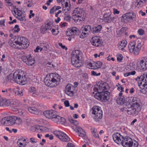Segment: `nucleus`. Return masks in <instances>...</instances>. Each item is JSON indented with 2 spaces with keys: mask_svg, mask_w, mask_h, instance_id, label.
Listing matches in <instances>:
<instances>
[{
  "mask_svg": "<svg viewBox=\"0 0 147 147\" xmlns=\"http://www.w3.org/2000/svg\"><path fill=\"white\" fill-rule=\"evenodd\" d=\"M61 81V77L59 74H47L45 78V85L51 88L58 85Z\"/></svg>",
  "mask_w": 147,
  "mask_h": 147,
  "instance_id": "obj_1",
  "label": "nucleus"
},
{
  "mask_svg": "<svg viewBox=\"0 0 147 147\" xmlns=\"http://www.w3.org/2000/svg\"><path fill=\"white\" fill-rule=\"evenodd\" d=\"M28 79L26 74L22 76L20 74H9L7 78V80L11 82L13 81L21 85L26 84Z\"/></svg>",
  "mask_w": 147,
  "mask_h": 147,
  "instance_id": "obj_2",
  "label": "nucleus"
},
{
  "mask_svg": "<svg viewBox=\"0 0 147 147\" xmlns=\"http://www.w3.org/2000/svg\"><path fill=\"white\" fill-rule=\"evenodd\" d=\"M71 61L72 64L75 67H78L83 64L82 54L79 50H76L72 53Z\"/></svg>",
  "mask_w": 147,
  "mask_h": 147,
  "instance_id": "obj_3",
  "label": "nucleus"
},
{
  "mask_svg": "<svg viewBox=\"0 0 147 147\" xmlns=\"http://www.w3.org/2000/svg\"><path fill=\"white\" fill-rule=\"evenodd\" d=\"M121 110L123 112L126 111L128 114L136 116L140 111L141 108L138 104H135L130 105L129 107L126 106Z\"/></svg>",
  "mask_w": 147,
  "mask_h": 147,
  "instance_id": "obj_4",
  "label": "nucleus"
},
{
  "mask_svg": "<svg viewBox=\"0 0 147 147\" xmlns=\"http://www.w3.org/2000/svg\"><path fill=\"white\" fill-rule=\"evenodd\" d=\"M136 80L138 81V85L141 88L140 92L144 94H147V79L144 76L138 77Z\"/></svg>",
  "mask_w": 147,
  "mask_h": 147,
  "instance_id": "obj_5",
  "label": "nucleus"
},
{
  "mask_svg": "<svg viewBox=\"0 0 147 147\" xmlns=\"http://www.w3.org/2000/svg\"><path fill=\"white\" fill-rule=\"evenodd\" d=\"M82 13V9L81 10L80 8L78 7L76 8L73 11L72 18L75 22H79L84 20L83 14Z\"/></svg>",
  "mask_w": 147,
  "mask_h": 147,
  "instance_id": "obj_6",
  "label": "nucleus"
},
{
  "mask_svg": "<svg viewBox=\"0 0 147 147\" xmlns=\"http://www.w3.org/2000/svg\"><path fill=\"white\" fill-rule=\"evenodd\" d=\"M92 113L94 115L93 118L95 120L97 121L102 119V111L100 107L97 106H94L91 109Z\"/></svg>",
  "mask_w": 147,
  "mask_h": 147,
  "instance_id": "obj_7",
  "label": "nucleus"
},
{
  "mask_svg": "<svg viewBox=\"0 0 147 147\" xmlns=\"http://www.w3.org/2000/svg\"><path fill=\"white\" fill-rule=\"evenodd\" d=\"M109 89V86L106 83L101 81L96 83L93 90L95 92H99L108 91Z\"/></svg>",
  "mask_w": 147,
  "mask_h": 147,
  "instance_id": "obj_8",
  "label": "nucleus"
},
{
  "mask_svg": "<svg viewBox=\"0 0 147 147\" xmlns=\"http://www.w3.org/2000/svg\"><path fill=\"white\" fill-rule=\"evenodd\" d=\"M110 93L108 91L97 92L94 95V97L97 99L106 102L110 98Z\"/></svg>",
  "mask_w": 147,
  "mask_h": 147,
  "instance_id": "obj_9",
  "label": "nucleus"
},
{
  "mask_svg": "<svg viewBox=\"0 0 147 147\" xmlns=\"http://www.w3.org/2000/svg\"><path fill=\"white\" fill-rule=\"evenodd\" d=\"M14 45H18L19 46L18 47L22 48L23 49H26L29 46V43L28 39L24 37H20L18 38V40L13 42Z\"/></svg>",
  "mask_w": 147,
  "mask_h": 147,
  "instance_id": "obj_10",
  "label": "nucleus"
},
{
  "mask_svg": "<svg viewBox=\"0 0 147 147\" xmlns=\"http://www.w3.org/2000/svg\"><path fill=\"white\" fill-rule=\"evenodd\" d=\"M15 121V116H8L3 118L1 120V123L5 125H14Z\"/></svg>",
  "mask_w": 147,
  "mask_h": 147,
  "instance_id": "obj_11",
  "label": "nucleus"
},
{
  "mask_svg": "<svg viewBox=\"0 0 147 147\" xmlns=\"http://www.w3.org/2000/svg\"><path fill=\"white\" fill-rule=\"evenodd\" d=\"M53 134L63 142H68L69 141V138L65 134L59 131H55Z\"/></svg>",
  "mask_w": 147,
  "mask_h": 147,
  "instance_id": "obj_12",
  "label": "nucleus"
},
{
  "mask_svg": "<svg viewBox=\"0 0 147 147\" xmlns=\"http://www.w3.org/2000/svg\"><path fill=\"white\" fill-rule=\"evenodd\" d=\"M21 59L24 63L29 66L33 65L35 63L34 58L32 57L31 55H29V57L23 55Z\"/></svg>",
  "mask_w": 147,
  "mask_h": 147,
  "instance_id": "obj_13",
  "label": "nucleus"
},
{
  "mask_svg": "<svg viewBox=\"0 0 147 147\" xmlns=\"http://www.w3.org/2000/svg\"><path fill=\"white\" fill-rule=\"evenodd\" d=\"M74 88L73 86L70 84H68L65 87V92L68 96H72L74 94Z\"/></svg>",
  "mask_w": 147,
  "mask_h": 147,
  "instance_id": "obj_14",
  "label": "nucleus"
},
{
  "mask_svg": "<svg viewBox=\"0 0 147 147\" xmlns=\"http://www.w3.org/2000/svg\"><path fill=\"white\" fill-rule=\"evenodd\" d=\"M135 43L134 42H130L128 45V48L129 52L133 53L135 55H138L140 50L135 47Z\"/></svg>",
  "mask_w": 147,
  "mask_h": 147,
  "instance_id": "obj_15",
  "label": "nucleus"
},
{
  "mask_svg": "<svg viewBox=\"0 0 147 147\" xmlns=\"http://www.w3.org/2000/svg\"><path fill=\"white\" fill-rule=\"evenodd\" d=\"M113 138L114 141L118 144H121L124 138L120 134L118 133H115L113 135Z\"/></svg>",
  "mask_w": 147,
  "mask_h": 147,
  "instance_id": "obj_16",
  "label": "nucleus"
},
{
  "mask_svg": "<svg viewBox=\"0 0 147 147\" xmlns=\"http://www.w3.org/2000/svg\"><path fill=\"white\" fill-rule=\"evenodd\" d=\"M122 18L123 19L129 21V20H131L133 21H136V15L133 12H129L124 14Z\"/></svg>",
  "mask_w": 147,
  "mask_h": 147,
  "instance_id": "obj_17",
  "label": "nucleus"
},
{
  "mask_svg": "<svg viewBox=\"0 0 147 147\" xmlns=\"http://www.w3.org/2000/svg\"><path fill=\"white\" fill-rule=\"evenodd\" d=\"M137 63L139 65L140 69L144 70L147 69V59L139 60L137 62Z\"/></svg>",
  "mask_w": 147,
  "mask_h": 147,
  "instance_id": "obj_18",
  "label": "nucleus"
},
{
  "mask_svg": "<svg viewBox=\"0 0 147 147\" xmlns=\"http://www.w3.org/2000/svg\"><path fill=\"white\" fill-rule=\"evenodd\" d=\"M43 113L47 118L52 119L54 116H55L57 112L55 110H51L45 111Z\"/></svg>",
  "mask_w": 147,
  "mask_h": 147,
  "instance_id": "obj_19",
  "label": "nucleus"
},
{
  "mask_svg": "<svg viewBox=\"0 0 147 147\" xmlns=\"http://www.w3.org/2000/svg\"><path fill=\"white\" fill-rule=\"evenodd\" d=\"M91 42L93 45L96 47L101 46L102 45L101 40L97 36L93 37L91 40Z\"/></svg>",
  "mask_w": 147,
  "mask_h": 147,
  "instance_id": "obj_20",
  "label": "nucleus"
},
{
  "mask_svg": "<svg viewBox=\"0 0 147 147\" xmlns=\"http://www.w3.org/2000/svg\"><path fill=\"white\" fill-rule=\"evenodd\" d=\"M52 120L54 122L57 124H63L66 122L65 119L64 118L57 115V114H56L55 116L53 118Z\"/></svg>",
  "mask_w": 147,
  "mask_h": 147,
  "instance_id": "obj_21",
  "label": "nucleus"
},
{
  "mask_svg": "<svg viewBox=\"0 0 147 147\" xmlns=\"http://www.w3.org/2000/svg\"><path fill=\"white\" fill-rule=\"evenodd\" d=\"M28 143L25 138L22 137L19 138L17 141V144L19 147H26Z\"/></svg>",
  "mask_w": 147,
  "mask_h": 147,
  "instance_id": "obj_22",
  "label": "nucleus"
},
{
  "mask_svg": "<svg viewBox=\"0 0 147 147\" xmlns=\"http://www.w3.org/2000/svg\"><path fill=\"white\" fill-rule=\"evenodd\" d=\"M132 141V139L129 137H125L124 138L123 143H122V145L124 147H130Z\"/></svg>",
  "mask_w": 147,
  "mask_h": 147,
  "instance_id": "obj_23",
  "label": "nucleus"
},
{
  "mask_svg": "<svg viewBox=\"0 0 147 147\" xmlns=\"http://www.w3.org/2000/svg\"><path fill=\"white\" fill-rule=\"evenodd\" d=\"M75 130L77 132L79 136L83 137L86 135L85 131L80 127H77L75 129Z\"/></svg>",
  "mask_w": 147,
  "mask_h": 147,
  "instance_id": "obj_24",
  "label": "nucleus"
},
{
  "mask_svg": "<svg viewBox=\"0 0 147 147\" xmlns=\"http://www.w3.org/2000/svg\"><path fill=\"white\" fill-rule=\"evenodd\" d=\"M29 92L34 97H37L38 95V92H37L36 88L34 87H31L29 89Z\"/></svg>",
  "mask_w": 147,
  "mask_h": 147,
  "instance_id": "obj_25",
  "label": "nucleus"
},
{
  "mask_svg": "<svg viewBox=\"0 0 147 147\" xmlns=\"http://www.w3.org/2000/svg\"><path fill=\"white\" fill-rule=\"evenodd\" d=\"M111 13L109 12L104 15V20L105 22L107 23H109L112 20V18L111 17Z\"/></svg>",
  "mask_w": 147,
  "mask_h": 147,
  "instance_id": "obj_26",
  "label": "nucleus"
},
{
  "mask_svg": "<svg viewBox=\"0 0 147 147\" xmlns=\"http://www.w3.org/2000/svg\"><path fill=\"white\" fill-rule=\"evenodd\" d=\"M91 131L93 136L96 138H99V136L98 134V132L97 129L95 128L94 127H91L90 128Z\"/></svg>",
  "mask_w": 147,
  "mask_h": 147,
  "instance_id": "obj_27",
  "label": "nucleus"
},
{
  "mask_svg": "<svg viewBox=\"0 0 147 147\" xmlns=\"http://www.w3.org/2000/svg\"><path fill=\"white\" fill-rule=\"evenodd\" d=\"M125 101V98L123 96L118 97L117 99V103L120 105H123Z\"/></svg>",
  "mask_w": 147,
  "mask_h": 147,
  "instance_id": "obj_28",
  "label": "nucleus"
},
{
  "mask_svg": "<svg viewBox=\"0 0 147 147\" xmlns=\"http://www.w3.org/2000/svg\"><path fill=\"white\" fill-rule=\"evenodd\" d=\"M17 90H15V94L16 96H22L23 95V91L22 89L20 90L19 87H16Z\"/></svg>",
  "mask_w": 147,
  "mask_h": 147,
  "instance_id": "obj_29",
  "label": "nucleus"
},
{
  "mask_svg": "<svg viewBox=\"0 0 147 147\" xmlns=\"http://www.w3.org/2000/svg\"><path fill=\"white\" fill-rule=\"evenodd\" d=\"M15 119L14 125H20L22 124V120L20 117L15 116Z\"/></svg>",
  "mask_w": 147,
  "mask_h": 147,
  "instance_id": "obj_30",
  "label": "nucleus"
},
{
  "mask_svg": "<svg viewBox=\"0 0 147 147\" xmlns=\"http://www.w3.org/2000/svg\"><path fill=\"white\" fill-rule=\"evenodd\" d=\"M127 43V41L125 40H123L121 42L119 45L118 46V48L121 50H123L124 48L126 46Z\"/></svg>",
  "mask_w": 147,
  "mask_h": 147,
  "instance_id": "obj_31",
  "label": "nucleus"
},
{
  "mask_svg": "<svg viewBox=\"0 0 147 147\" xmlns=\"http://www.w3.org/2000/svg\"><path fill=\"white\" fill-rule=\"evenodd\" d=\"M102 28V26L100 25L97 26L96 27H94L92 28V32L93 33L98 32L100 31Z\"/></svg>",
  "mask_w": 147,
  "mask_h": 147,
  "instance_id": "obj_32",
  "label": "nucleus"
},
{
  "mask_svg": "<svg viewBox=\"0 0 147 147\" xmlns=\"http://www.w3.org/2000/svg\"><path fill=\"white\" fill-rule=\"evenodd\" d=\"M3 106L7 107L9 106L11 103V101L10 100H7L3 98Z\"/></svg>",
  "mask_w": 147,
  "mask_h": 147,
  "instance_id": "obj_33",
  "label": "nucleus"
},
{
  "mask_svg": "<svg viewBox=\"0 0 147 147\" xmlns=\"http://www.w3.org/2000/svg\"><path fill=\"white\" fill-rule=\"evenodd\" d=\"M61 8V7L60 6H55L51 9L50 11V13L51 14L53 13H54L57 10L60 9Z\"/></svg>",
  "mask_w": 147,
  "mask_h": 147,
  "instance_id": "obj_34",
  "label": "nucleus"
},
{
  "mask_svg": "<svg viewBox=\"0 0 147 147\" xmlns=\"http://www.w3.org/2000/svg\"><path fill=\"white\" fill-rule=\"evenodd\" d=\"M28 110L29 112L32 113L36 114L37 112V109L34 107H29L28 108Z\"/></svg>",
  "mask_w": 147,
  "mask_h": 147,
  "instance_id": "obj_35",
  "label": "nucleus"
},
{
  "mask_svg": "<svg viewBox=\"0 0 147 147\" xmlns=\"http://www.w3.org/2000/svg\"><path fill=\"white\" fill-rule=\"evenodd\" d=\"M71 32L73 35H76L79 32L78 29L76 27H73L72 29L70 30Z\"/></svg>",
  "mask_w": 147,
  "mask_h": 147,
  "instance_id": "obj_36",
  "label": "nucleus"
},
{
  "mask_svg": "<svg viewBox=\"0 0 147 147\" xmlns=\"http://www.w3.org/2000/svg\"><path fill=\"white\" fill-rule=\"evenodd\" d=\"M102 63L101 62L98 61L96 63L94 62L93 64L94 65V67L95 68V69H97L98 68H99L101 67L102 65Z\"/></svg>",
  "mask_w": 147,
  "mask_h": 147,
  "instance_id": "obj_37",
  "label": "nucleus"
},
{
  "mask_svg": "<svg viewBox=\"0 0 147 147\" xmlns=\"http://www.w3.org/2000/svg\"><path fill=\"white\" fill-rule=\"evenodd\" d=\"M86 67L89 68L95 69V68L94 67V65L93 63H92L91 62H86Z\"/></svg>",
  "mask_w": 147,
  "mask_h": 147,
  "instance_id": "obj_38",
  "label": "nucleus"
},
{
  "mask_svg": "<svg viewBox=\"0 0 147 147\" xmlns=\"http://www.w3.org/2000/svg\"><path fill=\"white\" fill-rule=\"evenodd\" d=\"M139 98L136 97H134L132 99V101L133 102H134L132 104H138L140 106V105L139 103Z\"/></svg>",
  "mask_w": 147,
  "mask_h": 147,
  "instance_id": "obj_39",
  "label": "nucleus"
},
{
  "mask_svg": "<svg viewBox=\"0 0 147 147\" xmlns=\"http://www.w3.org/2000/svg\"><path fill=\"white\" fill-rule=\"evenodd\" d=\"M138 144L137 142L134 140L132 139L130 147H138Z\"/></svg>",
  "mask_w": 147,
  "mask_h": 147,
  "instance_id": "obj_40",
  "label": "nucleus"
},
{
  "mask_svg": "<svg viewBox=\"0 0 147 147\" xmlns=\"http://www.w3.org/2000/svg\"><path fill=\"white\" fill-rule=\"evenodd\" d=\"M43 26H44V27H45V28H47V30H51L52 28L51 25L49 22H48L47 23H45V24Z\"/></svg>",
  "mask_w": 147,
  "mask_h": 147,
  "instance_id": "obj_41",
  "label": "nucleus"
},
{
  "mask_svg": "<svg viewBox=\"0 0 147 147\" xmlns=\"http://www.w3.org/2000/svg\"><path fill=\"white\" fill-rule=\"evenodd\" d=\"M40 46L41 47H42L43 48H47V51L49 46L46 42H41L40 43Z\"/></svg>",
  "mask_w": 147,
  "mask_h": 147,
  "instance_id": "obj_42",
  "label": "nucleus"
},
{
  "mask_svg": "<svg viewBox=\"0 0 147 147\" xmlns=\"http://www.w3.org/2000/svg\"><path fill=\"white\" fill-rule=\"evenodd\" d=\"M69 121L71 123L75 126H77L78 124V121L73 119H69Z\"/></svg>",
  "mask_w": 147,
  "mask_h": 147,
  "instance_id": "obj_43",
  "label": "nucleus"
},
{
  "mask_svg": "<svg viewBox=\"0 0 147 147\" xmlns=\"http://www.w3.org/2000/svg\"><path fill=\"white\" fill-rule=\"evenodd\" d=\"M67 13L65 14V16L64 19L67 22H69L71 19V16L69 15H67Z\"/></svg>",
  "mask_w": 147,
  "mask_h": 147,
  "instance_id": "obj_44",
  "label": "nucleus"
},
{
  "mask_svg": "<svg viewBox=\"0 0 147 147\" xmlns=\"http://www.w3.org/2000/svg\"><path fill=\"white\" fill-rule=\"evenodd\" d=\"M17 19L20 21H25L26 20V17L24 15H22L20 16H16Z\"/></svg>",
  "mask_w": 147,
  "mask_h": 147,
  "instance_id": "obj_45",
  "label": "nucleus"
},
{
  "mask_svg": "<svg viewBox=\"0 0 147 147\" xmlns=\"http://www.w3.org/2000/svg\"><path fill=\"white\" fill-rule=\"evenodd\" d=\"M91 30V26L89 25L86 26L84 29V32H90Z\"/></svg>",
  "mask_w": 147,
  "mask_h": 147,
  "instance_id": "obj_46",
  "label": "nucleus"
},
{
  "mask_svg": "<svg viewBox=\"0 0 147 147\" xmlns=\"http://www.w3.org/2000/svg\"><path fill=\"white\" fill-rule=\"evenodd\" d=\"M147 0H137L136 3H137V5H142L143 3H145Z\"/></svg>",
  "mask_w": 147,
  "mask_h": 147,
  "instance_id": "obj_47",
  "label": "nucleus"
},
{
  "mask_svg": "<svg viewBox=\"0 0 147 147\" xmlns=\"http://www.w3.org/2000/svg\"><path fill=\"white\" fill-rule=\"evenodd\" d=\"M70 9V7H63V13L65 14L67 13V11H69Z\"/></svg>",
  "mask_w": 147,
  "mask_h": 147,
  "instance_id": "obj_48",
  "label": "nucleus"
},
{
  "mask_svg": "<svg viewBox=\"0 0 147 147\" xmlns=\"http://www.w3.org/2000/svg\"><path fill=\"white\" fill-rule=\"evenodd\" d=\"M18 114L20 115H24L25 111V110L21 109H18Z\"/></svg>",
  "mask_w": 147,
  "mask_h": 147,
  "instance_id": "obj_49",
  "label": "nucleus"
},
{
  "mask_svg": "<svg viewBox=\"0 0 147 147\" xmlns=\"http://www.w3.org/2000/svg\"><path fill=\"white\" fill-rule=\"evenodd\" d=\"M138 32L140 35H142L144 34V31L142 29L140 28L138 29Z\"/></svg>",
  "mask_w": 147,
  "mask_h": 147,
  "instance_id": "obj_50",
  "label": "nucleus"
},
{
  "mask_svg": "<svg viewBox=\"0 0 147 147\" xmlns=\"http://www.w3.org/2000/svg\"><path fill=\"white\" fill-rule=\"evenodd\" d=\"M47 28L44 27V26H42L41 28V32L42 33L44 34L47 31Z\"/></svg>",
  "mask_w": 147,
  "mask_h": 147,
  "instance_id": "obj_51",
  "label": "nucleus"
},
{
  "mask_svg": "<svg viewBox=\"0 0 147 147\" xmlns=\"http://www.w3.org/2000/svg\"><path fill=\"white\" fill-rule=\"evenodd\" d=\"M14 32H18L20 30V29L19 28V26L18 25H16L14 28Z\"/></svg>",
  "mask_w": 147,
  "mask_h": 147,
  "instance_id": "obj_52",
  "label": "nucleus"
},
{
  "mask_svg": "<svg viewBox=\"0 0 147 147\" xmlns=\"http://www.w3.org/2000/svg\"><path fill=\"white\" fill-rule=\"evenodd\" d=\"M34 20L36 22H40L41 21V19L39 18L38 16H36L34 18Z\"/></svg>",
  "mask_w": 147,
  "mask_h": 147,
  "instance_id": "obj_53",
  "label": "nucleus"
},
{
  "mask_svg": "<svg viewBox=\"0 0 147 147\" xmlns=\"http://www.w3.org/2000/svg\"><path fill=\"white\" fill-rule=\"evenodd\" d=\"M123 58V57L122 55L121 54L119 55L118 56L117 58V61H118L120 62L122 60Z\"/></svg>",
  "mask_w": 147,
  "mask_h": 147,
  "instance_id": "obj_54",
  "label": "nucleus"
},
{
  "mask_svg": "<svg viewBox=\"0 0 147 147\" xmlns=\"http://www.w3.org/2000/svg\"><path fill=\"white\" fill-rule=\"evenodd\" d=\"M119 86L117 87V90L120 91H124L123 88L120 84H119Z\"/></svg>",
  "mask_w": 147,
  "mask_h": 147,
  "instance_id": "obj_55",
  "label": "nucleus"
},
{
  "mask_svg": "<svg viewBox=\"0 0 147 147\" xmlns=\"http://www.w3.org/2000/svg\"><path fill=\"white\" fill-rule=\"evenodd\" d=\"M52 34L54 35H57L58 34L59 31L54 29H53L51 31Z\"/></svg>",
  "mask_w": 147,
  "mask_h": 147,
  "instance_id": "obj_56",
  "label": "nucleus"
},
{
  "mask_svg": "<svg viewBox=\"0 0 147 147\" xmlns=\"http://www.w3.org/2000/svg\"><path fill=\"white\" fill-rule=\"evenodd\" d=\"M86 32H82V33L81 34V38H84L86 36L88 32H87V33H86Z\"/></svg>",
  "mask_w": 147,
  "mask_h": 147,
  "instance_id": "obj_57",
  "label": "nucleus"
},
{
  "mask_svg": "<svg viewBox=\"0 0 147 147\" xmlns=\"http://www.w3.org/2000/svg\"><path fill=\"white\" fill-rule=\"evenodd\" d=\"M64 104L65 106L67 107H69L70 105L69 102L68 100H66L64 102Z\"/></svg>",
  "mask_w": 147,
  "mask_h": 147,
  "instance_id": "obj_58",
  "label": "nucleus"
},
{
  "mask_svg": "<svg viewBox=\"0 0 147 147\" xmlns=\"http://www.w3.org/2000/svg\"><path fill=\"white\" fill-rule=\"evenodd\" d=\"M66 35L68 36H71L72 37V33L71 32L70 30H69L68 31H66Z\"/></svg>",
  "mask_w": 147,
  "mask_h": 147,
  "instance_id": "obj_59",
  "label": "nucleus"
},
{
  "mask_svg": "<svg viewBox=\"0 0 147 147\" xmlns=\"http://www.w3.org/2000/svg\"><path fill=\"white\" fill-rule=\"evenodd\" d=\"M24 72L22 70L20 69H18L16 71L14 74H20L23 73L24 74Z\"/></svg>",
  "mask_w": 147,
  "mask_h": 147,
  "instance_id": "obj_60",
  "label": "nucleus"
},
{
  "mask_svg": "<svg viewBox=\"0 0 147 147\" xmlns=\"http://www.w3.org/2000/svg\"><path fill=\"white\" fill-rule=\"evenodd\" d=\"M59 45L61 47V48L63 49H65L66 50H67V47L64 45H63L61 43H59Z\"/></svg>",
  "mask_w": 147,
  "mask_h": 147,
  "instance_id": "obj_61",
  "label": "nucleus"
},
{
  "mask_svg": "<svg viewBox=\"0 0 147 147\" xmlns=\"http://www.w3.org/2000/svg\"><path fill=\"white\" fill-rule=\"evenodd\" d=\"M5 23V20L3 19L1 20H0V25L2 26H5V24H4Z\"/></svg>",
  "mask_w": 147,
  "mask_h": 147,
  "instance_id": "obj_62",
  "label": "nucleus"
},
{
  "mask_svg": "<svg viewBox=\"0 0 147 147\" xmlns=\"http://www.w3.org/2000/svg\"><path fill=\"white\" fill-rule=\"evenodd\" d=\"M67 147H75L71 143H68L67 145Z\"/></svg>",
  "mask_w": 147,
  "mask_h": 147,
  "instance_id": "obj_63",
  "label": "nucleus"
},
{
  "mask_svg": "<svg viewBox=\"0 0 147 147\" xmlns=\"http://www.w3.org/2000/svg\"><path fill=\"white\" fill-rule=\"evenodd\" d=\"M113 13L114 14H119V11L117 9H113Z\"/></svg>",
  "mask_w": 147,
  "mask_h": 147,
  "instance_id": "obj_64",
  "label": "nucleus"
}]
</instances>
